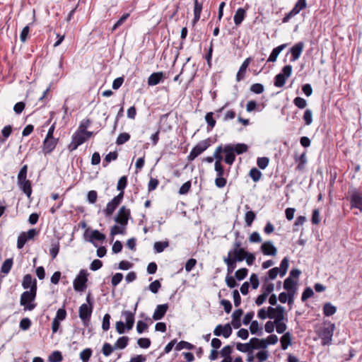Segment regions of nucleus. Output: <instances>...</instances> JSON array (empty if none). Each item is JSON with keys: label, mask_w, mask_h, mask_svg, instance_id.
<instances>
[{"label": "nucleus", "mask_w": 362, "mask_h": 362, "mask_svg": "<svg viewBox=\"0 0 362 362\" xmlns=\"http://www.w3.org/2000/svg\"><path fill=\"white\" fill-rule=\"evenodd\" d=\"M37 291L36 287L34 286L31 288V290L24 291L20 299V303L24 306L25 310H33L36 307V304L32 302L35 300L36 298Z\"/></svg>", "instance_id": "nucleus-1"}, {"label": "nucleus", "mask_w": 362, "mask_h": 362, "mask_svg": "<svg viewBox=\"0 0 362 362\" xmlns=\"http://www.w3.org/2000/svg\"><path fill=\"white\" fill-rule=\"evenodd\" d=\"M211 145L209 138L199 141L190 151L187 156L189 161L194 160L198 156L202 154Z\"/></svg>", "instance_id": "nucleus-2"}, {"label": "nucleus", "mask_w": 362, "mask_h": 362, "mask_svg": "<svg viewBox=\"0 0 362 362\" xmlns=\"http://www.w3.org/2000/svg\"><path fill=\"white\" fill-rule=\"evenodd\" d=\"M334 329V324L329 322L327 327H322L320 330L318 336L321 339V342L323 346L331 344Z\"/></svg>", "instance_id": "nucleus-3"}, {"label": "nucleus", "mask_w": 362, "mask_h": 362, "mask_svg": "<svg viewBox=\"0 0 362 362\" xmlns=\"http://www.w3.org/2000/svg\"><path fill=\"white\" fill-rule=\"evenodd\" d=\"M88 273L86 269H81L76 279L74 280L73 286L76 291L81 292L83 291L86 287V283L88 281Z\"/></svg>", "instance_id": "nucleus-4"}, {"label": "nucleus", "mask_w": 362, "mask_h": 362, "mask_svg": "<svg viewBox=\"0 0 362 362\" xmlns=\"http://www.w3.org/2000/svg\"><path fill=\"white\" fill-rule=\"evenodd\" d=\"M306 7V0H298L291 11L286 13L282 18V23H285L288 22L291 18L298 14L300 11L305 9Z\"/></svg>", "instance_id": "nucleus-5"}, {"label": "nucleus", "mask_w": 362, "mask_h": 362, "mask_svg": "<svg viewBox=\"0 0 362 362\" xmlns=\"http://www.w3.org/2000/svg\"><path fill=\"white\" fill-rule=\"evenodd\" d=\"M93 308L92 306H88L86 303H83L79 307V317L85 327H88L89 325Z\"/></svg>", "instance_id": "nucleus-6"}, {"label": "nucleus", "mask_w": 362, "mask_h": 362, "mask_svg": "<svg viewBox=\"0 0 362 362\" xmlns=\"http://www.w3.org/2000/svg\"><path fill=\"white\" fill-rule=\"evenodd\" d=\"M131 217V212L126 206H122L118 211L114 220L119 225L127 226L128 221Z\"/></svg>", "instance_id": "nucleus-7"}, {"label": "nucleus", "mask_w": 362, "mask_h": 362, "mask_svg": "<svg viewBox=\"0 0 362 362\" xmlns=\"http://www.w3.org/2000/svg\"><path fill=\"white\" fill-rule=\"evenodd\" d=\"M349 201L351 209H357L362 212V192H358L356 189H353Z\"/></svg>", "instance_id": "nucleus-8"}, {"label": "nucleus", "mask_w": 362, "mask_h": 362, "mask_svg": "<svg viewBox=\"0 0 362 362\" xmlns=\"http://www.w3.org/2000/svg\"><path fill=\"white\" fill-rule=\"evenodd\" d=\"M297 283L291 277H287L284 282V288L290 293L289 303H293L294 296L297 291Z\"/></svg>", "instance_id": "nucleus-9"}, {"label": "nucleus", "mask_w": 362, "mask_h": 362, "mask_svg": "<svg viewBox=\"0 0 362 362\" xmlns=\"http://www.w3.org/2000/svg\"><path fill=\"white\" fill-rule=\"evenodd\" d=\"M232 331L230 325L227 323L225 325H217L214 330V334L217 337L223 336L224 338H228L231 335Z\"/></svg>", "instance_id": "nucleus-10"}, {"label": "nucleus", "mask_w": 362, "mask_h": 362, "mask_svg": "<svg viewBox=\"0 0 362 362\" xmlns=\"http://www.w3.org/2000/svg\"><path fill=\"white\" fill-rule=\"evenodd\" d=\"M86 140V138L79 133H75L72 136L71 142L68 146L69 151H75L80 145L83 144Z\"/></svg>", "instance_id": "nucleus-11"}, {"label": "nucleus", "mask_w": 362, "mask_h": 362, "mask_svg": "<svg viewBox=\"0 0 362 362\" xmlns=\"http://www.w3.org/2000/svg\"><path fill=\"white\" fill-rule=\"evenodd\" d=\"M57 143L58 139L45 137L42 145L43 153L45 155L51 153L55 148Z\"/></svg>", "instance_id": "nucleus-12"}, {"label": "nucleus", "mask_w": 362, "mask_h": 362, "mask_svg": "<svg viewBox=\"0 0 362 362\" xmlns=\"http://www.w3.org/2000/svg\"><path fill=\"white\" fill-rule=\"evenodd\" d=\"M260 249L264 255L276 256L277 254L276 247L270 240L265 241L264 243H263L261 245Z\"/></svg>", "instance_id": "nucleus-13"}, {"label": "nucleus", "mask_w": 362, "mask_h": 362, "mask_svg": "<svg viewBox=\"0 0 362 362\" xmlns=\"http://www.w3.org/2000/svg\"><path fill=\"white\" fill-rule=\"evenodd\" d=\"M304 42L300 41L296 43L291 49L290 53L291 54V62H295L299 59L301 55V53L304 48Z\"/></svg>", "instance_id": "nucleus-14"}, {"label": "nucleus", "mask_w": 362, "mask_h": 362, "mask_svg": "<svg viewBox=\"0 0 362 362\" xmlns=\"http://www.w3.org/2000/svg\"><path fill=\"white\" fill-rule=\"evenodd\" d=\"M224 162L229 165H232L235 160V153L230 146V144L224 146Z\"/></svg>", "instance_id": "nucleus-15"}, {"label": "nucleus", "mask_w": 362, "mask_h": 362, "mask_svg": "<svg viewBox=\"0 0 362 362\" xmlns=\"http://www.w3.org/2000/svg\"><path fill=\"white\" fill-rule=\"evenodd\" d=\"M168 309V304H160L158 305L155 309V311L153 314V319L154 320H161L167 313Z\"/></svg>", "instance_id": "nucleus-16"}, {"label": "nucleus", "mask_w": 362, "mask_h": 362, "mask_svg": "<svg viewBox=\"0 0 362 362\" xmlns=\"http://www.w3.org/2000/svg\"><path fill=\"white\" fill-rule=\"evenodd\" d=\"M105 235L100 233L98 230H93L91 231L90 235L88 238H86V240L91 243L95 247H98V245L95 243V240L103 242L105 240Z\"/></svg>", "instance_id": "nucleus-17"}, {"label": "nucleus", "mask_w": 362, "mask_h": 362, "mask_svg": "<svg viewBox=\"0 0 362 362\" xmlns=\"http://www.w3.org/2000/svg\"><path fill=\"white\" fill-rule=\"evenodd\" d=\"M252 61V58L247 57L245 59V61L241 64L240 67L239 68V70L236 74V81H240L245 78L246 70L250 64V63Z\"/></svg>", "instance_id": "nucleus-18"}, {"label": "nucleus", "mask_w": 362, "mask_h": 362, "mask_svg": "<svg viewBox=\"0 0 362 362\" xmlns=\"http://www.w3.org/2000/svg\"><path fill=\"white\" fill-rule=\"evenodd\" d=\"M245 255H247V251L244 248L230 250L228 253V256L233 258L237 262H243L245 259Z\"/></svg>", "instance_id": "nucleus-19"}, {"label": "nucleus", "mask_w": 362, "mask_h": 362, "mask_svg": "<svg viewBox=\"0 0 362 362\" xmlns=\"http://www.w3.org/2000/svg\"><path fill=\"white\" fill-rule=\"evenodd\" d=\"M34 286H35V287L37 288V280L35 279H33L31 274H25L23 276L22 281L23 288L24 289L30 288V290H31V288H33Z\"/></svg>", "instance_id": "nucleus-20"}, {"label": "nucleus", "mask_w": 362, "mask_h": 362, "mask_svg": "<svg viewBox=\"0 0 362 362\" xmlns=\"http://www.w3.org/2000/svg\"><path fill=\"white\" fill-rule=\"evenodd\" d=\"M243 313L242 309H237L233 313L231 325L235 329H238L241 326L240 317Z\"/></svg>", "instance_id": "nucleus-21"}, {"label": "nucleus", "mask_w": 362, "mask_h": 362, "mask_svg": "<svg viewBox=\"0 0 362 362\" xmlns=\"http://www.w3.org/2000/svg\"><path fill=\"white\" fill-rule=\"evenodd\" d=\"M163 78V72L153 73L149 76L148 78V85L150 86H156L162 81Z\"/></svg>", "instance_id": "nucleus-22"}, {"label": "nucleus", "mask_w": 362, "mask_h": 362, "mask_svg": "<svg viewBox=\"0 0 362 362\" xmlns=\"http://www.w3.org/2000/svg\"><path fill=\"white\" fill-rule=\"evenodd\" d=\"M286 47H287V44H282V45H281L274 48L273 50L272 51V52H271L268 59H267V62H276L279 54H280V52L284 49H285Z\"/></svg>", "instance_id": "nucleus-23"}, {"label": "nucleus", "mask_w": 362, "mask_h": 362, "mask_svg": "<svg viewBox=\"0 0 362 362\" xmlns=\"http://www.w3.org/2000/svg\"><path fill=\"white\" fill-rule=\"evenodd\" d=\"M202 11V3L199 2L198 0H194V18L192 21V23L194 25L196 24L200 19Z\"/></svg>", "instance_id": "nucleus-24"}, {"label": "nucleus", "mask_w": 362, "mask_h": 362, "mask_svg": "<svg viewBox=\"0 0 362 362\" xmlns=\"http://www.w3.org/2000/svg\"><path fill=\"white\" fill-rule=\"evenodd\" d=\"M246 16V11L243 8H238L235 11L233 19L234 23L236 25H239L242 23Z\"/></svg>", "instance_id": "nucleus-25"}, {"label": "nucleus", "mask_w": 362, "mask_h": 362, "mask_svg": "<svg viewBox=\"0 0 362 362\" xmlns=\"http://www.w3.org/2000/svg\"><path fill=\"white\" fill-rule=\"evenodd\" d=\"M22 191L28 196L30 197L32 193V188L30 182L28 180H21L18 182Z\"/></svg>", "instance_id": "nucleus-26"}, {"label": "nucleus", "mask_w": 362, "mask_h": 362, "mask_svg": "<svg viewBox=\"0 0 362 362\" xmlns=\"http://www.w3.org/2000/svg\"><path fill=\"white\" fill-rule=\"evenodd\" d=\"M223 262L227 265V272L228 274H230L233 272L235 269L236 268V262L237 261L235 260L233 258L230 257L229 256L223 258Z\"/></svg>", "instance_id": "nucleus-27"}, {"label": "nucleus", "mask_w": 362, "mask_h": 362, "mask_svg": "<svg viewBox=\"0 0 362 362\" xmlns=\"http://www.w3.org/2000/svg\"><path fill=\"white\" fill-rule=\"evenodd\" d=\"M250 343L251 344V346H252L253 349L267 348V344L265 343L264 339L253 337L250 339Z\"/></svg>", "instance_id": "nucleus-28"}, {"label": "nucleus", "mask_w": 362, "mask_h": 362, "mask_svg": "<svg viewBox=\"0 0 362 362\" xmlns=\"http://www.w3.org/2000/svg\"><path fill=\"white\" fill-rule=\"evenodd\" d=\"M322 310L323 314L327 317L332 316L337 312V308L329 302L324 304Z\"/></svg>", "instance_id": "nucleus-29"}, {"label": "nucleus", "mask_w": 362, "mask_h": 362, "mask_svg": "<svg viewBox=\"0 0 362 362\" xmlns=\"http://www.w3.org/2000/svg\"><path fill=\"white\" fill-rule=\"evenodd\" d=\"M230 146L232 147L233 151L235 153L238 155L243 154L247 151L248 146L245 144H230Z\"/></svg>", "instance_id": "nucleus-30"}, {"label": "nucleus", "mask_w": 362, "mask_h": 362, "mask_svg": "<svg viewBox=\"0 0 362 362\" xmlns=\"http://www.w3.org/2000/svg\"><path fill=\"white\" fill-rule=\"evenodd\" d=\"M126 228L125 225H114L110 229V235L113 237L118 234L124 235L126 233Z\"/></svg>", "instance_id": "nucleus-31"}, {"label": "nucleus", "mask_w": 362, "mask_h": 362, "mask_svg": "<svg viewBox=\"0 0 362 362\" xmlns=\"http://www.w3.org/2000/svg\"><path fill=\"white\" fill-rule=\"evenodd\" d=\"M281 349H287L288 346L291 344V335L289 332L285 333L280 339Z\"/></svg>", "instance_id": "nucleus-32"}, {"label": "nucleus", "mask_w": 362, "mask_h": 362, "mask_svg": "<svg viewBox=\"0 0 362 362\" xmlns=\"http://www.w3.org/2000/svg\"><path fill=\"white\" fill-rule=\"evenodd\" d=\"M295 160L298 163L296 170L300 171L303 170L305 168V163H307L305 153H303L300 156L296 157Z\"/></svg>", "instance_id": "nucleus-33"}, {"label": "nucleus", "mask_w": 362, "mask_h": 362, "mask_svg": "<svg viewBox=\"0 0 362 362\" xmlns=\"http://www.w3.org/2000/svg\"><path fill=\"white\" fill-rule=\"evenodd\" d=\"M129 337L127 336H123L119 337L115 344H114L115 349H124L128 345Z\"/></svg>", "instance_id": "nucleus-34"}, {"label": "nucleus", "mask_w": 362, "mask_h": 362, "mask_svg": "<svg viewBox=\"0 0 362 362\" xmlns=\"http://www.w3.org/2000/svg\"><path fill=\"white\" fill-rule=\"evenodd\" d=\"M59 240H53L51 243V247L49 249V254L52 259H55L59 252Z\"/></svg>", "instance_id": "nucleus-35"}, {"label": "nucleus", "mask_w": 362, "mask_h": 362, "mask_svg": "<svg viewBox=\"0 0 362 362\" xmlns=\"http://www.w3.org/2000/svg\"><path fill=\"white\" fill-rule=\"evenodd\" d=\"M236 349L243 353H251L253 350L252 346H251V344L250 341L248 343L242 344V343H238L236 344Z\"/></svg>", "instance_id": "nucleus-36"}, {"label": "nucleus", "mask_w": 362, "mask_h": 362, "mask_svg": "<svg viewBox=\"0 0 362 362\" xmlns=\"http://www.w3.org/2000/svg\"><path fill=\"white\" fill-rule=\"evenodd\" d=\"M276 313L274 315V322L277 324L278 322H282L284 317V308L281 305L276 306Z\"/></svg>", "instance_id": "nucleus-37"}, {"label": "nucleus", "mask_w": 362, "mask_h": 362, "mask_svg": "<svg viewBox=\"0 0 362 362\" xmlns=\"http://www.w3.org/2000/svg\"><path fill=\"white\" fill-rule=\"evenodd\" d=\"M250 331L252 334H257L258 336H261L262 334V329L259 328V323L257 320L251 322Z\"/></svg>", "instance_id": "nucleus-38"}, {"label": "nucleus", "mask_w": 362, "mask_h": 362, "mask_svg": "<svg viewBox=\"0 0 362 362\" xmlns=\"http://www.w3.org/2000/svg\"><path fill=\"white\" fill-rule=\"evenodd\" d=\"M214 113L212 112H207L205 115V121L208 124V131L211 130L216 125V120L213 117Z\"/></svg>", "instance_id": "nucleus-39"}, {"label": "nucleus", "mask_w": 362, "mask_h": 362, "mask_svg": "<svg viewBox=\"0 0 362 362\" xmlns=\"http://www.w3.org/2000/svg\"><path fill=\"white\" fill-rule=\"evenodd\" d=\"M117 206L118 205L112 204V201L109 202L106 206V208L103 210V213L105 214V216H111Z\"/></svg>", "instance_id": "nucleus-40"}, {"label": "nucleus", "mask_w": 362, "mask_h": 362, "mask_svg": "<svg viewBox=\"0 0 362 362\" xmlns=\"http://www.w3.org/2000/svg\"><path fill=\"white\" fill-rule=\"evenodd\" d=\"M13 259L11 258L6 259L1 265V272L4 274H8L11 271Z\"/></svg>", "instance_id": "nucleus-41"}, {"label": "nucleus", "mask_w": 362, "mask_h": 362, "mask_svg": "<svg viewBox=\"0 0 362 362\" xmlns=\"http://www.w3.org/2000/svg\"><path fill=\"white\" fill-rule=\"evenodd\" d=\"M62 359V354L59 351H54L48 357L49 362H61Z\"/></svg>", "instance_id": "nucleus-42"}, {"label": "nucleus", "mask_w": 362, "mask_h": 362, "mask_svg": "<svg viewBox=\"0 0 362 362\" xmlns=\"http://www.w3.org/2000/svg\"><path fill=\"white\" fill-rule=\"evenodd\" d=\"M288 257H285L281 262L279 271H280V276H284L288 270Z\"/></svg>", "instance_id": "nucleus-43"}, {"label": "nucleus", "mask_w": 362, "mask_h": 362, "mask_svg": "<svg viewBox=\"0 0 362 362\" xmlns=\"http://www.w3.org/2000/svg\"><path fill=\"white\" fill-rule=\"evenodd\" d=\"M249 175L254 182H258L261 179L262 174L257 168H252L250 170Z\"/></svg>", "instance_id": "nucleus-44"}, {"label": "nucleus", "mask_w": 362, "mask_h": 362, "mask_svg": "<svg viewBox=\"0 0 362 362\" xmlns=\"http://www.w3.org/2000/svg\"><path fill=\"white\" fill-rule=\"evenodd\" d=\"M169 245V243L168 241H163V242H156L154 243L153 247L156 252L160 253L162 252L166 247H168Z\"/></svg>", "instance_id": "nucleus-45"}, {"label": "nucleus", "mask_w": 362, "mask_h": 362, "mask_svg": "<svg viewBox=\"0 0 362 362\" xmlns=\"http://www.w3.org/2000/svg\"><path fill=\"white\" fill-rule=\"evenodd\" d=\"M184 349L192 350L194 349V346L193 344H190L189 342H187L185 341H181L179 343H177L175 346V349L177 351H180Z\"/></svg>", "instance_id": "nucleus-46"}, {"label": "nucleus", "mask_w": 362, "mask_h": 362, "mask_svg": "<svg viewBox=\"0 0 362 362\" xmlns=\"http://www.w3.org/2000/svg\"><path fill=\"white\" fill-rule=\"evenodd\" d=\"M130 139V134L127 132L121 133L117 138L116 144L117 145H122Z\"/></svg>", "instance_id": "nucleus-47"}, {"label": "nucleus", "mask_w": 362, "mask_h": 362, "mask_svg": "<svg viewBox=\"0 0 362 362\" xmlns=\"http://www.w3.org/2000/svg\"><path fill=\"white\" fill-rule=\"evenodd\" d=\"M115 349H116L115 346H112L110 344L105 342L103 346L102 353L105 356L107 357L111 355Z\"/></svg>", "instance_id": "nucleus-48"}, {"label": "nucleus", "mask_w": 362, "mask_h": 362, "mask_svg": "<svg viewBox=\"0 0 362 362\" xmlns=\"http://www.w3.org/2000/svg\"><path fill=\"white\" fill-rule=\"evenodd\" d=\"M286 78L283 74H278L274 77V86L278 88L283 87L286 83Z\"/></svg>", "instance_id": "nucleus-49"}, {"label": "nucleus", "mask_w": 362, "mask_h": 362, "mask_svg": "<svg viewBox=\"0 0 362 362\" xmlns=\"http://www.w3.org/2000/svg\"><path fill=\"white\" fill-rule=\"evenodd\" d=\"M118 153L117 151L110 152L104 158L103 166L106 167L107 164L112 160H115L117 158Z\"/></svg>", "instance_id": "nucleus-50"}, {"label": "nucleus", "mask_w": 362, "mask_h": 362, "mask_svg": "<svg viewBox=\"0 0 362 362\" xmlns=\"http://www.w3.org/2000/svg\"><path fill=\"white\" fill-rule=\"evenodd\" d=\"M256 215L254 211H248L245 214V221L247 226H250L255 219Z\"/></svg>", "instance_id": "nucleus-51"}, {"label": "nucleus", "mask_w": 362, "mask_h": 362, "mask_svg": "<svg viewBox=\"0 0 362 362\" xmlns=\"http://www.w3.org/2000/svg\"><path fill=\"white\" fill-rule=\"evenodd\" d=\"M303 120L305 122V125H310L313 122V112L310 109H307L305 110L303 114Z\"/></svg>", "instance_id": "nucleus-52"}, {"label": "nucleus", "mask_w": 362, "mask_h": 362, "mask_svg": "<svg viewBox=\"0 0 362 362\" xmlns=\"http://www.w3.org/2000/svg\"><path fill=\"white\" fill-rule=\"evenodd\" d=\"M27 241H28V239L25 236V232H22L21 233H20V235L18 237L17 248L19 250L22 249L24 247V245Z\"/></svg>", "instance_id": "nucleus-53"}, {"label": "nucleus", "mask_w": 362, "mask_h": 362, "mask_svg": "<svg viewBox=\"0 0 362 362\" xmlns=\"http://www.w3.org/2000/svg\"><path fill=\"white\" fill-rule=\"evenodd\" d=\"M269 159L267 157H259L257 160V166L262 169L264 170L269 165Z\"/></svg>", "instance_id": "nucleus-54"}, {"label": "nucleus", "mask_w": 362, "mask_h": 362, "mask_svg": "<svg viewBox=\"0 0 362 362\" xmlns=\"http://www.w3.org/2000/svg\"><path fill=\"white\" fill-rule=\"evenodd\" d=\"M129 17V13H126L124 14H123L120 18L115 23V25H113L112 28V32H114L115 30H116L119 26H121L124 22Z\"/></svg>", "instance_id": "nucleus-55"}, {"label": "nucleus", "mask_w": 362, "mask_h": 362, "mask_svg": "<svg viewBox=\"0 0 362 362\" xmlns=\"http://www.w3.org/2000/svg\"><path fill=\"white\" fill-rule=\"evenodd\" d=\"M127 185V177L122 176L119 178L117 182V189L120 192H124V189L126 188Z\"/></svg>", "instance_id": "nucleus-56"}, {"label": "nucleus", "mask_w": 362, "mask_h": 362, "mask_svg": "<svg viewBox=\"0 0 362 362\" xmlns=\"http://www.w3.org/2000/svg\"><path fill=\"white\" fill-rule=\"evenodd\" d=\"M248 270L246 268H241L237 270L235 273V277L238 280H243L247 275Z\"/></svg>", "instance_id": "nucleus-57"}, {"label": "nucleus", "mask_w": 362, "mask_h": 362, "mask_svg": "<svg viewBox=\"0 0 362 362\" xmlns=\"http://www.w3.org/2000/svg\"><path fill=\"white\" fill-rule=\"evenodd\" d=\"M250 91L256 93V94H260L262 93L264 90V87L262 83H254L250 86Z\"/></svg>", "instance_id": "nucleus-58"}, {"label": "nucleus", "mask_w": 362, "mask_h": 362, "mask_svg": "<svg viewBox=\"0 0 362 362\" xmlns=\"http://www.w3.org/2000/svg\"><path fill=\"white\" fill-rule=\"evenodd\" d=\"M92 355V350L89 348L84 349L80 354V358L83 362H88Z\"/></svg>", "instance_id": "nucleus-59"}, {"label": "nucleus", "mask_w": 362, "mask_h": 362, "mask_svg": "<svg viewBox=\"0 0 362 362\" xmlns=\"http://www.w3.org/2000/svg\"><path fill=\"white\" fill-rule=\"evenodd\" d=\"M293 104L300 109H303L307 106L306 100L301 97H296L293 100Z\"/></svg>", "instance_id": "nucleus-60"}, {"label": "nucleus", "mask_w": 362, "mask_h": 362, "mask_svg": "<svg viewBox=\"0 0 362 362\" xmlns=\"http://www.w3.org/2000/svg\"><path fill=\"white\" fill-rule=\"evenodd\" d=\"M314 295V292L310 287H306L303 291L301 296V300L305 302L309 298H311Z\"/></svg>", "instance_id": "nucleus-61"}, {"label": "nucleus", "mask_w": 362, "mask_h": 362, "mask_svg": "<svg viewBox=\"0 0 362 362\" xmlns=\"http://www.w3.org/2000/svg\"><path fill=\"white\" fill-rule=\"evenodd\" d=\"M32 23H30L23 28V30L20 34V40L22 42H25L27 40L28 36L29 34V31H30V25Z\"/></svg>", "instance_id": "nucleus-62"}, {"label": "nucleus", "mask_w": 362, "mask_h": 362, "mask_svg": "<svg viewBox=\"0 0 362 362\" xmlns=\"http://www.w3.org/2000/svg\"><path fill=\"white\" fill-rule=\"evenodd\" d=\"M31 325V320L28 317H25L21 320L19 327L22 330H28L30 327Z\"/></svg>", "instance_id": "nucleus-63"}, {"label": "nucleus", "mask_w": 362, "mask_h": 362, "mask_svg": "<svg viewBox=\"0 0 362 362\" xmlns=\"http://www.w3.org/2000/svg\"><path fill=\"white\" fill-rule=\"evenodd\" d=\"M138 345L142 349H147L151 346V340L148 338H139Z\"/></svg>", "instance_id": "nucleus-64"}]
</instances>
